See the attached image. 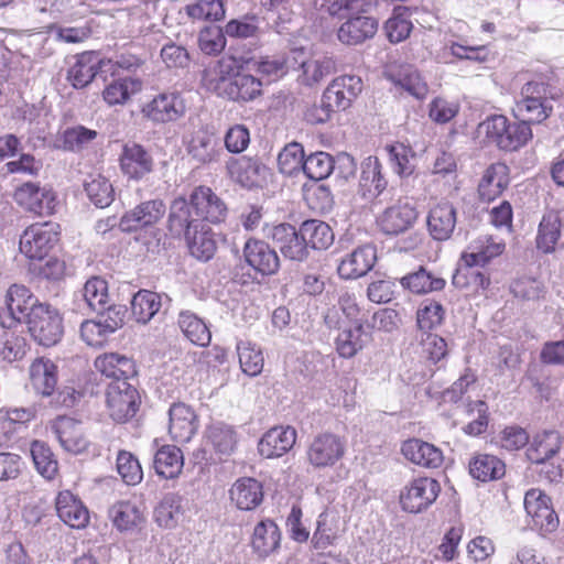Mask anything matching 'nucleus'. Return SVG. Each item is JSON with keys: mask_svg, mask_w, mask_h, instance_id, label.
I'll return each instance as SVG.
<instances>
[{"mask_svg": "<svg viewBox=\"0 0 564 564\" xmlns=\"http://www.w3.org/2000/svg\"><path fill=\"white\" fill-rule=\"evenodd\" d=\"M188 250L193 257L202 261H208L216 252L217 245L213 232L204 225L184 237Z\"/></svg>", "mask_w": 564, "mask_h": 564, "instance_id": "obj_50", "label": "nucleus"}, {"mask_svg": "<svg viewBox=\"0 0 564 564\" xmlns=\"http://www.w3.org/2000/svg\"><path fill=\"white\" fill-rule=\"evenodd\" d=\"M304 156V150L300 143L292 142L286 144L278 155L280 172L288 176L303 172Z\"/></svg>", "mask_w": 564, "mask_h": 564, "instance_id": "obj_60", "label": "nucleus"}, {"mask_svg": "<svg viewBox=\"0 0 564 564\" xmlns=\"http://www.w3.org/2000/svg\"><path fill=\"white\" fill-rule=\"evenodd\" d=\"M388 182L382 174V164L376 156H368L361 163V173L357 195L365 202H372L387 188Z\"/></svg>", "mask_w": 564, "mask_h": 564, "instance_id": "obj_16", "label": "nucleus"}, {"mask_svg": "<svg viewBox=\"0 0 564 564\" xmlns=\"http://www.w3.org/2000/svg\"><path fill=\"white\" fill-rule=\"evenodd\" d=\"M445 311L438 302L424 301L416 312V324L421 333H432L444 321Z\"/></svg>", "mask_w": 564, "mask_h": 564, "instance_id": "obj_63", "label": "nucleus"}, {"mask_svg": "<svg viewBox=\"0 0 564 564\" xmlns=\"http://www.w3.org/2000/svg\"><path fill=\"white\" fill-rule=\"evenodd\" d=\"M198 430L194 410L185 403H174L169 410V433L178 443H187Z\"/></svg>", "mask_w": 564, "mask_h": 564, "instance_id": "obj_18", "label": "nucleus"}, {"mask_svg": "<svg viewBox=\"0 0 564 564\" xmlns=\"http://www.w3.org/2000/svg\"><path fill=\"white\" fill-rule=\"evenodd\" d=\"M84 189L89 200L99 208L108 207L115 198L112 184L100 174H90L85 180Z\"/></svg>", "mask_w": 564, "mask_h": 564, "instance_id": "obj_52", "label": "nucleus"}, {"mask_svg": "<svg viewBox=\"0 0 564 564\" xmlns=\"http://www.w3.org/2000/svg\"><path fill=\"white\" fill-rule=\"evenodd\" d=\"M505 250L502 240L492 237H480L473 241L467 251L462 254L460 261L465 268H459L453 278L456 286L463 288L467 284L475 289H485L489 285V279L475 267H484L491 259L501 254Z\"/></svg>", "mask_w": 564, "mask_h": 564, "instance_id": "obj_1", "label": "nucleus"}, {"mask_svg": "<svg viewBox=\"0 0 564 564\" xmlns=\"http://www.w3.org/2000/svg\"><path fill=\"white\" fill-rule=\"evenodd\" d=\"M119 161L122 173L129 178L140 180L153 170L151 154L135 142L123 145Z\"/></svg>", "mask_w": 564, "mask_h": 564, "instance_id": "obj_23", "label": "nucleus"}, {"mask_svg": "<svg viewBox=\"0 0 564 564\" xmlns=\"http://www.w3.org/2000/svg\"><path fill=\"white\" fill-rule=\"evenodd\" d=\"M362 90V80L358 76L344 75L335 78L325 89L324 97L337 108L346 109Z\"/></svg>", "mask_w": 564, "mask_h": 564, "instance_id": "obj_29", "label": "nucleus"}, {"mask_svg": "<svg viewBox=\"0 0 564 564\" xmlns=\"http://www.w3.org/2000/svg\"><path fill=\"white\" fill-rule=\"evenodd\" d=\"M33 417V412L26 408L0 409V446Z\"/></svg>", "mask_w": 564, "mask_h": 564, "instance_id": "obj_51", "label": "nucleus"}, {"mask_svg": "<svg viewBox=\"0 0 564 564\" xmlns=\"http://www.w3.org/2000/svg\"><path fill=\"white\" fill-rule=\"evenodd\" d=\"M161 296L152 291L140 290L131 300V313L138 323L147 324L159 312Z\"/></svg>", "mask_w": 564, "mask_h": 564, "instance_id": "obj_53", "label": "nucleus"}, {"mask_svg": "<svg viewBox=\"0 0 564 564\" xmlns=\"http://www.w3.org/2000/svg\"><path fill=\"white\" fill-rule=\"evenodd\" d=\"M229 174L242 186H258L265 177L267 167L258 160L250 158L230 159L227 162Z\"/></svg>", "mask_w": 564, "mask_h": 564, "instance_id": "obj_35", "label": "nucleus"}, {"mask_svg": "<svg viewBox=\"0 0 564 564\" xmlns=\"http://www.w3.org/2000/svg\"><path fill=\"white\" fill-rule=\"evenodd\" d=\"M56 512L58 518L74 529H83L89 522V512L80 499L69 490H64L56 497Z\"/></svg>", "mask_w": 564, "mask_h": 564, "instance_id": "obj_28", "label": "nucleus"}, {"mask_svg": "<svg viewBox=\"0 0 564 564\" xmlns=\"http://www.w3.org/2000/svg\"><path fill=\"white\" fill-rule=\"evenodd\" d=\"M456 226V209L449 203H440L433 207L427 217V228L435 240H446Z\"/></svg>", "mask_w": 564, "mask_h": 564, "instance_id": "obj_34", "label": "nucleus"}, {"mask_svg": "<svg viewBox=\"0 0 564 564\" xmlns=\"http://www.w3.org/2000/svg\"><path fill=\"white\" fill-rule=\"evenodd\" d=\"M478 132L484 134L489 143L507 152L518 151L532 139L530 124L524 121L510 122L502 115L488 117L478 126Z\"/></svg>", "mask_w": 564, "mask_h": 564, "instance_id": "obj_2", "label": "nucleus"}, {"mask_svg": "<svg viewBox=\"0 0 564 564\" xmlns=\"http://www.w3.org/2000/svg\"><path fill=\"white\" fill-rule=\"evenodd\" d=\"M561 448V438L555 431H544L534 436L528 457L532 463L542 464L551 459Z\"/></svg>", "mask_w": 564, "mask_h": 564, "instance_id": "obj_45", "label": "nucleus"}, {"mask_svg": "<svg viewBox=\"0 0 564 564\" xmlns=\"http://www.w3.org/2000/svg\"><path fill=\"white\" fill-rule=\"evenodd\" d=\"M165 213L166 206L162 199L147 200L126 212L120 218L119 228L123 232H132L153 227L162 220Z\"/></svg>", "mask_w": 564, "mask_h": 564, "instance_id": "obj_12", "label": "nucleus"}, {"mask_svg": "<svg viewBox=\"0 0 564 564\" xmlns=\"http://www.w3.org/2000/svg\"><path fill=\"white\" fill-rule=\"evenodd\" d=\"M301 67L303 69V83L308 86L318 84L336 72V63L332 57L305 61L301 63Z\"/></svg>", "mask_w": 564, "mask_h": 564, "instance_id": "obj_62", "label": "nucleus"}, {"mask_svg": "<svg viewBox=\"0 0 564 564\" xmlns=\"http://www.w3.org/2000/svg\"><path fill=\"white\" fill-rule=\"evenodd\" d=\"M142 89V82L135 77H123L112 80L102 90L104 101L112 106H123L130 99L140 93Z\"/></svg>", "mask_w": 564, "mask_h": 564, "instance_id": "obj_38", "label": "nucleus"}, {"mask_svg": "<svg viewBox=\"0 0 564 564\" xmlns=\"http://www.w3.org/2000/svg\"><path fill=\"white\" fill-rule=\"evenodd\" d=\"M400 283L414 294L441 291L446 284L443 278L433 274L423 267L401 278Z\"/></svg>", "mask_w": 564, "mask_h": 564, "instance_id": "obj_44", "label": "nucleus"}, {"mask_svg": "<svg viewBox=\"0 0 564 564\" xmlns=\"http://www.w3.org/2000/svg\"><path fill=\"white\" fill-rule=\"evenodd\" d=\"M189 200L194 214L200 223L206 220L218 224L224 221L227 216L225 202L210 187H196L189 195Z\"/></svg>", "mask_w": 564, "mask_h": 564, "instance_id": "obj_15", "label": "nucleus"}, {"mask_svg": "<svg viewBox=\"0 0 564 564\" xmlns=\"http://www.w3.org/2000/svg\"><path fill=\"white\" fill-rule=\"evenodd\" d=\"M223 153L218 139L205 131H198L188 145V154L202 164L219 161Z\"/></svg>", "mask_w": 564, "mask_h": 564, "instance_id": "obj_37", "label": "nucleus"}, {"mask_svg": "<svg viewBox=\"0 0 564 564\" xmlns=\"http://www.w3.org/2000/svg\"><path fill=\"white\" fill-rule=\"evenodd\" d=\"M12 325L0 319V359L10 362L22 358L25 352L24 338L11 330Z\"/></svg>", "mask_w": 564, "mask_h": 564, "instance_id": "obj_55", "label": "nucleus"}, {"mask_svg": "<svg viewBox=\"0 0 564 564\" xmlns=\"http://www.w3.org/2000/svg\"><path fill=\"white\" fill-rule=\"evenodd\" d=\"M191 200L180 196L172 200L167 216V229L175 238H184L203 225L193 213Z\"/></svg>", "mask_w": 564, "mask_h": 564, "instance_id": "obj_17", "label": "nucleus"}, {"mask_svg": "<svg viewBox=\"0 0 564 564\" xmlns=\"http://www.w3.org/2000/svg\"><path fill=\"white\" fill-rule=\"evenodd\" d=\"M40 303L31 291L22 284H13L6 294V306L9 314V322L17 324L29 319V313Z\"/></svg>", "mask_w": 564, "mask_h": 564, "instance_id": "obj_27", "label": "nucleus"}, {"mask_svg": "<svg viewBox=\"0 0 564 564\" xmlns=\"http://www.w3.org/2000/svg\"><path fill=\"white\" fill-rule=\"evenodd\" d=\"M96 130L82 124L74 126L62 131L56 139V147L64 151L82 152L87 150L98 138Z\"/></svg>", "mask_w": 564, "mask_h": 564, "instance_id": "obj_39", "label": "nucleus"}, {"mask_svg": "<svg viewBox=\"0 0 564 564\" xmlns=\"http://www.w3.org/2000/svg\"><path fill=\"white\" fill-rule=\"evenodd\" d=\"M177 324L185 337L193 344L205 347L209 345L212 334L206 323L191 311L178 314Z\"/></svg>", "mask_w": 564, "mask_h": 564, "instance_id": "obj_46", "label": "nucleus"}, {"mask_svg": "<svg viewBox=\"0 0 564 564\" xmlns=\"http://www.w3.org/2000/svg\"><path fill=\"white\" fill-rule=\"evenodd\" d=\"M59 226L54 223L34 224L20 237V251L31 260H42L57 243Z\"/></svg>", "mask_w": 564, "mask_h": 564, "instance_id": "obj_4", "label": "nucleus"}, {"mask_svg": "<svg viewBox=\"0 0 564 564\" xmlns=\"http://www.w3.org/2000/svg\"><path fill=\"white\" fill-rule=\"evenodd\" d=\"M336 516L332 511H324L319 514L317 527L313 533L312 543L316 550L326 549L333 544L337 536Z\"/></svg>", "mask_w": 564, "mask_h": 564, "instance_id": "obj_59", "label": "nucleus"}, {"mask_svg": "<svg viewBox=\"0 0 564 564\" xmlns=\"http://www.w3.org/2000/svg\"><path fill=\"white\" fill-rule=\"evenodd\" d=\"M243 257L252 269L263 275L274 274L280 267L275 250L263 240H247L243 247Z\"/></svg>", "mask_w": 564, "mask_h": 564, "instance_id": "obj_21", "label": "nucleus"}, {"mask_svg": "<svg viewBox=\"0 0 564 564\" xmlns=\"http://www.w3.org/2000/svg\"><path fill=\"white\" fill-rule=\"evenodd\" d=\"M14 200L24 209L37 215H52L58 204L56 194L52 188L37 183L26 182L14 192Z\"/></svg>", "mask_w": 564, "mask_h": 564, "instance_id": "obj_9", "label": "nucleus"}, {"mask_svg": "<svg viewBox=\"0 0 564 564\" xmlns=\"http://www.w3.org/2000/svg\"><path fill=\"white\" fill-rule=\"evenodd\" d=\"M229 496L238 509L253 510L263 500V488L257 479L242 477L232 484Z\"/></svg>", "mask_w": 564, "mask_h": 564, "instance_id": "obj_31", "label": "nucleus"}, {"mask_svg": "<svg viewBox=\"0 0 564 564\" xmlns=\"http://www.w3.org/2000/svg\"><path fill=\"white\" fill-rule=\"evenodd\" d=\"M207 443L213 448L223 455H229L232 453L237 436L234 429L225 423L217 422L208 426L206 431Z\"/></svg>", "mask_w": 564, "mask_h": 564, "instance_id": "obj_56", "label": "nucleus"}, {"mask_svg": "<svg viewBox=\"0 0 564 564\" xmlns=\"http://www.w3.org/2000/svg\"><path fill=\"white\" fill-rule=\"evenodd\" d=\"M109 517L120 531H128L143 521L140 509L130 501H120L109 509Z\"/></svg>", "mask_w": 564, "mask_h": 564, "instance_id": "obj_57", "label": "nucleus"}, {"mask_svg": "<svg viewBox=\"0 0 564 564\" xmlns=\"http://www.w3.org/2000/svg\"><path fill=\"white\" fill-rule=\"evenodd\" d=\"M401 451L408 460L422 467L437 468L443 463V453L440 448L417 438L404 442Z\"/></svg>", "mask_w": 564, "mask_h": 564, "instance_id": "obj_32", "label": "nucleus"}, {"mask_svg": "<svg viewBox=\"0 0 564 564\" xmlns=\"http://www.w3.org/2000/svg\"><path fill=\"white\" fill-rule=\"evenodd\" d=\"M300 235L305 240L307 249L325 250L334 242V232L329 225L318 219L302 223Z\"/></svg>", "mask_w": 564, "mask_h": 564, "instance_id": "obj_43", "label": "nucleus"}, {"mask_svg": "<svg viewBox=\"0 0 564 564\" xmlns=\"http://www.w3.org/2000/svg\"><path fill=\"white\" fill-rule=\"evenodd\" d=\"M509 184V167L505 163H494L484 172L478 184L479 198L491 202L502 194Z\"/></svg>", "mask_w": 564, "mask_h": 564, "instance_id": "obj_30", "label": "nucleus"}, {"mask_svg": "<svg viewBox=\"0 0 564 564\" xmlns=\"http://www.w3.org/2000/svg\"><path fill=\"white\" fill-rule=\"evenodd\" d=\"M440 484L430 477H419L404 487L400 495L403 510L417 513L430 507L437 498Z\"/></svg>", "mask_w": 564, "mask_h": 564, "instance_id": "obj_10", "label": "nucleus"}, {"mask_svg": "<svg viewBox=\"0 0 564 564\" xmlns=\"http://www.w3.org/2000/svg\"><path fill=\"white\" fill-rule=\"evenodd\" d=\"M384 29L390 42L399 43L405 40L412 30L408 9L401 7L394 9L392 17L386 22Z\"/></svg>", "mask_w": 564, "mask_h": 564, "instance_id": "obj_61", "label": "nucleus"}, {"mask_svg": "<svg viewBox=\"0 0 564 564\" xmlns=\"http://www.w3.org/2000/svg\"><path fill=\"white\" fill-rule=\"evenodd\" d=\"M296 431L292 426H274L260 440L258 451L265 458L281 457L294 446Z\"/></svg>", "mask_w": 564, "mask_h": 564, "instance_id": "obj_24", "label": "nucleus"}, {"mask_svg": "<svg viewBox=\"0 0 564 564\" xmlns=\"http://www.w3.org/2000/svg\"><path fill=\"white\" fill-rule=\"evenodd\" d=\"M51 427L61 446L66 452L80 454L87 449L89 441L85 436L78 421L68 416H58L52 422Z\"/></svg>", "mask_w": 564, "mask_h": 564, "instance_id": "obj_20", "label": "nucleus"}, {"mask_svg": "<svg viewBox=\"0 0 564 564\" xmlns=\"http://www.w3.org/2000/svg\"><path fill=\"white\" fill-rule=\"evenodd\" d=\"M334 169V160L326 152H315L304 160L303 173L313 181L328 177Z\"/></svg>", "mask_w": 564, "mask_h": 564, "instance_id": "obj_64", "label": "nucleus"}, {"mask_svg": "<svg viewBox=\"0 0 564 564\" xmlns=\"http://www.w3.org/2000/svg\"><path fill=\"white\" fill-rule=\"evenodd\" d=\"M111 58H101L97 52H84L76 56L75 63L67 70V80L75 89L88 86L98 73L112 70Z\"/></svg>", "mask_w": 564, "mask_h": 564, "instance_id": "obj_8", "label": "nucleus"}, {"mask_svg": "<svg viewBox=\"0 0 564 564\" xmlns=\"http://www.w3.org/2000/svg\"><path fill=\"white\" fill-rule=\"evenodd\" d=\"M524 509L531 519L530 525L542 534L554 532L558 517L551 506V499L540 489H530L524 496Z\"/></svg>", "mask_w": 564, "mask_h": 564, "instance_id": "obj_6", "label": "nucleus"}, {"mask_svg": "<svg viewBox=\"0 0 564 564\" xmlns=\"http://www.w3.org/2000/svg\"><path fill=\"white\" fill-rule=\"evenodd\" d=\"M346 453V442L334 433H319L312 438L306 449V459L314 468L335 466Z\"/></svg>", "mask_w": 564, "mask_h": 564, "instance_id": "obj_5", "label": "nucleus"}, {"mask_svg": "<svg viewBox=\"0 0 564 564\" xmlns=\"http://www.w3.org/2000/svg\"><path fill=\"white\" fill-rule=\"evenodd\" d=\"M262 82L249 74H237L219 95L235 101H249L261 93Z\"/></svg>", "mask_w": 564, "mask_h": 564, "instance_id": "obj_42", "label": "nucleus"}, {"mask_svg": "<svg viewBox=\"0 0 564 564\" xmlns=\"http://www.w3.org/2000/svg\"><path fill=\"white\" fill-rule=\"evenodd\" d=\"M185 111V101L177 91L162 93L142 109L148 119L159 123L175 121L183 117Z\"/></svg>", "mask_w": 564, "mask_h": 564, "instance_id": "obj_13", "label": "nucleus"}, {"mask_svg": "<svg viewBox=\"0 0 564 564\" xmlns=\"http://www.w3.org/2000/svg\"><path fill=\"white\" fill-rule=\"evenodd\" d=\"M28 326L39 344L50 347L58 343L63 335L62 317L48 304H39L29 313Z\"/></svg>", "mask_w": 564, "mask_h": 564, "instance_id": "obj_3", "label": "nucleus"}, {"mask_svg": "<svg viewBox=\"0 0 564 564\" xmlns=\"http://www.w3.org/2000/svg\"><path fill=\"white\" fill-rule=\"evenodd\" d=\"M183 517V498L176 494L166 495L154 510L155 522L164 529L175 528Z\"/></svg>", "mask_w": 564, "mask_h": 564, "instance_id": "obj_48", "label": "nucleus"}, {"mask_svg": "<svg viewBox=\"0 0 564 564\" xmlns=\"http://www.w3.org/2000/svg\"><path fill=\"white\" fill-rule=\"evenodd\" d=\"M138 400V391L126 380L112 381L107 388V406L117 422H124L135 414Z\"/></svg>", "mask_w": 564, "mask_h": 564, "instance_id": "obj_7", "label": "nucleus"}, {"mask_svg": "<svg viewBox=\"0 0 564 564\" xmlns=\"http://www.w3.org/2000/svg\"><path fill=\"white\" fill-rule=\"evenodd\" d=\"M269 237L278 245L281 253L295 261H303L308 257V249L305 240L290 224H279L270 230Z\"/></svg>", "mask_w": 564, "mask_h": 564, "instance_id": "obj_19", "label": "nucleus"}, {"mask_svg": "<svg viewBox=\"0 0 564 564\" xmlns=\"http://www.w3.org/2000/svg\"><path fill=\"white\" fill-rule=\"evenodd\" d=\"M82 297L91 311L105 312L109 300L107 282L98 276L89 279L82 290Z\"/></svg>", "mask_w": 564, "mask_h": 564, "instance_id": "obj_58", "label": "nucleus"}, {"mask_svg": "<svg viewBox=\"0 0 564 564\" xmlns=\"http://www.w3.org/2000/svg\"><path fill=\"white\" fill-rule=\"evenodd\" d=\"M337 31L338 40L346 45H358L375 36L378 21L368 15L346 17Z\"/></svg>", "mask_w": 564, "mask_h": 564, "instance_id": "obj_26", "label": "nucleus"}, {"mask_svg": "<svg viewBox=\"0 0 564 564\" xmlns=\"http://www.w3.org/2000/svg\"><path fill=\"white\" fill-rule=\"evenodd\" d=\"M561 218L556 212H547L540 221L536 235V248L544 253L555 251L561 239Z\"/></svg>", "mask_w": 564, "mask_h": 564, "instance_id": "obj_41", "label": "nucleus"}, {"mask_svg": "<svg viewBox=\"0 0 564 564\" xmlns=\"http://www.w3.org/2000/svg\"><path fill=\"white\" fill-rule=\"evenodd\" d=\"M95 368L105 377L113 381L126 380L135 375L133 360L118 352H108L98 356L95 360Z\"/></svg>", "mask_w": 564, "mask_h": 564, "instance_id": "obj_33", "label": "nucleus"}, {"mask_svg": "<svg viewBox=\"0 0 564 564\" xmlns=\"http://www.w3.org/2000/svg\"><path fill=\"white\" fill-rule=\"evenodd\" d=\"M336 311H329L325 316L328 327L341 329L336 337V350L343 358H352L364 349L369 340V334L364 329L362 323L344 327L343 323L336 317Z\"/></svg>", "mask_w": 564, "mask_h": 564, "instance_id": "obj_11", "label": "nucleus"}, {"mask_svg": "<svg viewBox=\"0 0 564 564\" xmlns=\"http://www.w3.org/2000/svg\"><path fill=\"white\" fill-rule=\"evenodd\" d=\"M237 68L235 57L224 56L204 69L202 83L207 90L219 96L227 88V84H230L234 76L238 74L236 73Z\"/></svg>", "mask_w": 564, "mask_h": 564, "instance_id": "obj_25", "label": "nucleus"}, {"mask_svg": "<svg viewBox=\"0 0 564 564\" xmlns=\"http://www.w3.org/2000/svg\"><path fill=\"white\" fill-rule=\"evenodd\" d=\"M417 218L415 206L409 199H399L384 209L377 218L380 230L386 235H399L411 228Z\"/></svg>", "mask_w": 564, "mask_h": 564, "instance_id": "obj_14", "label": "nucleus"}, {"mask_svg": "<svg viewBox=\"0 0 564 564\" xmlns=\"http://www.w3.org/2000/svg\"><path fill=\"white\" fill-rule=\"evenodd\" d=\"M281 533L272 520L259 522L252 533L251 547L259 557H267L280 547Z\"/></svg>", "mask_w": 564, "mask_h": 564, "instance_id": "obj_36", "label": "nucleus"}, {"mask_svg": "<svg viewBox=\"0 0 564 564\" xmlns=\"http://www.w3.org/2000/svg\"><path fill=\"white\" fill-rule=\"evenodd\" d=\"M376 261V247L370 243L362 245L341 259L337 271L343 279H357L367 274Z\"/></svg>", "mask_w": 564, "mask_h": 564, "instance_id": "obj_22", "label": "nucleus"}, {"mask_svg": "<svg viewBox=\"0 0 564 564\" xmlns=\"http://www.w3.org/2000/svg\"><path fill=\"white\" fill-rule=\"evenodd\" d=\"M57 368L45 358L36 359L30 367V378L33 388L42 395H51L57 383Z\"/></svg>", "mask_w": 564, "mask_h": 564, "instance_id": "obj_40", "label": "nucleus"}, {"mask_svg": "<svg viewBox=\"0 0 564 564\" xmlns=\"http://www.w3.org/2000/svg\"><path fill=\"white\" fill-rule=\"evenodd\" d=\"M184 465L182 452L174 445H164L156 451L154 468L159 476L173 479L180 475Z\"/></svg>", "mask_w": 564, "mask_h": 564, "instance_id": "obj_47", "label": "nucleus"}, {"mask_svg": "<svg viewBox=\"0 0 564 564\" xmlns=\"http://www.w3.org/2000/svg\"><path fill=\"white\" fill-rule=\"evenodd\" d=\"M505 473V463L494 455L479 454L469 463V474L480 481L499 479Z\"/></svg>", "mask_w": 564, "mask_h": 564, "instance_id": "obj_49", "label": "nucleus"}, {"mask_svg": "<svg viewBox=\"0 0 564 564\" xmlns=\"http://www.w3.org/2000/svg\"><path fill=\"white\" fill-rule=\"evenodd\" d=\"M237 354L240 368L249 377H256L261 373L264 365L262 350L249 340H238Z\"/></svg>", "mask_w": 564, "mask_h": 564, "instance_id": "obj_54", "label": "nucleus"}]
</instances>
